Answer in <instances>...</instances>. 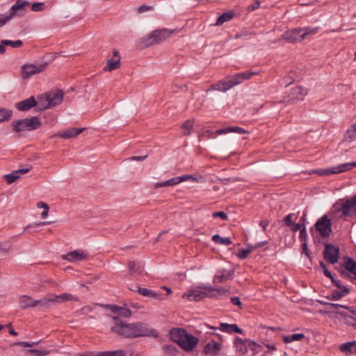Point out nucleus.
Returning a JSON list of instances; mask_svg holds the SVG:
<instances>
[{
    "mask_svg": "<svg viewBox=\"0 0 356 356\" xmlns=\"http://www.w3.org/2000/svg\"><path fill=\"white\" fill-rule=\"evenodd\" d=\"M297 218V216L295 213H289L282 220L284 225L286 227H291Z\"/></svg>",
    "mask_w": 356,
    "mask_h": 356,
    "instance_id": "obj_38",
    "label": "nucleus"
},
{
    "mask_svg": "<svg viewBox=\"0 0 356 356\" xmlns=\"http://www.w3.org/2000/svg\"><path fill=\"white\" fill-rule=\"evenodd\" d=\"M165 184H166V186H175L176 184H178V178L177 177L171 178V179L165 181Z\"/></svg>",
    "mask_w": 356,
    "mask_h": 356,
    "instance_id": "obj_59",
    "label": "nucleus"
},
{
    "mask_svg": "<svg viewBox=\"0 0 356 356\" xmlns=\"http://www.w3.org/2000/svg\"><path fill=\"white\" fill-rule=\"evenodd\" d=\"M63 95L60 90L41 95L38 97V110L42 111L60 104L63 101Z\"/></svg>",
    "mask_w": 356,
    "mask_h": 356,
    "instance_id": "obj_4",
    "label": "nucleus"
},
{
    "mask_svg": "<svg viewBox=\"0 0 356 356\" xmlns=\"http://www.w3.org/2000/svg\"><path fill=\"white\" fill-rule=\"evenodd\" d=\"M84 129L85 128H70L65 130L63 133L58 134V136L65 139L72 138L82 133Z\"/></svg>",
    "mask_w": 356,
    "mask_h": 356,
    "instance_id": "obj_25",
    "label": "nucleus"
},
{
    "mask_svg": "<svg viewBox=\"0 0 356 356\" xmlns=\"http://www.w3.org/2000/svg\"><path fill=\"white\" fill-rule=\"evenodd\" d=\"M324 305H325L329 309L348 308V306L346 305L337 303L325 302Z\"/></svg>",
    "mask_w": 356,
    "mask_h": 356,
    "instance_id": "obj_54",
    "label": "nucleus"
},
{
    "mask_svg": "<svg viewBox=\"0 0 356 356\" xmlns=\"http://www.w3.org/2000/svg\"><path fill=\"white\" fill-rule=\"evenodd\" d=\"M317 28L307 27L305 29H293L286 31L282 34V38L288 42H301L309 35L317 33Z\"/></svg>",
    "mask_w": 356,
    "mask_h": 356,
    "instance_id": "obj_6",
    "label": "nucleus"
},
{
    "mask_svg": "<svg viewBox=\"0 0 356 356\" xmlns=\"http://www.w3.org/2000/svg\"><path fill=\"white\" fill-rule=\"evenodd\" d=\"M247 342L248 348L252 350L254 353H257L260 351L261 348L260 345L250 339L247 340Z\"/></svg>",
    "mask_w": 356,
    "mask_h": 356,
    "instance_id": "obj_43",
    "label": "nucleus"
},
{
    "mask_svg": "<svg viewBox=\"0 0 356 356\" xmlns=\"http://www.w3.org/2000/svg\"><path fill=\"white\" fill-rule=\"evenodd\" d=\"M41 125V121L36 116L12 122L13 129L15 132H20L24 130L32 131L38 129Z\"/></svg>",
    "mask_w": 356,
    "mask_h": 356,
    "instance_id": "obj_9",
    "label": "nucleus"
},
{
    "mask_svg": "<svg viewBox=\"0 0 356 356\" xmlns=\"http://www.w3.org/2000/svg\"><path fill=\"white\" fill-rule=\"evenodd\" d=\"M110 356H127V353L123 350H111Z\"/></svg>",
    "mask_w": 356,
    "mask_h": 356,
    "instance_id": "obj_57",
    "label": "nucleus"
},
{
    "mask_svg": "<svg viewBox=\"0 0 356 356\" xmlns=\"http://www.w3.org/2000/svg\"><path fill=\"white\" fill-rule=\"evenodd\" d=\"M257 74V72L246 71L237 73L234 75L227 76L224 80L213 84L207 92L216 90L221 92H226L232 88L241 83L244 80L250 79L253 75Z\"/></svg>",
    "mask_w": 356,
    "mask_h": 356,
    "instance_id": "obj_2",
    "label": "nucleus"
},
{
    "mask_svg": "<svg viewBox=\"0 0 356 356\" xmlns=\"http://www.w3.org/2000/svg\"><path fill=\"white\" fill-rule=\"evenodd\" d=\"M339 314L341 316L344 317L347 325L352 326L355 330H356V319L354 317L347 315L345 312H339Z\"/></svg>",
    "mask_w": 356,
    "mask_h": 356,
    "instance_id": "obj_40",
    "label": "nucleus"
},
{
    "mask_svg": "<svg viewBox=\"0 0 356 356\" xmlns=\"http://www.w3.org/2000/svg\"><path fill=\"white\" fill-rule=\"evenodd\" d=\"M228 129L230 130V132L237 133L238 134H248L249 131L245 130L244 129L239 127H228Z\"/></svg>",
    "mask_w": 356,
    "mask_h": 356,
    "instance_id": "obj_47",
    "label": "nucleus"
},
{
    "mask_svg": "<svg viewBox=\"0 0 356 356\" xmlns=\"http://www.w3.org/2000/svg\"><path fill=\"white\" fill-rule=\"evenodd\" d=\"M45 4L43 2H35L31 5V10L35 12L42 11L44 9Z\"/></svg>",
    "mask_w": 356,
    "mask_h": 356,
    "instance_id": "obj_46",
    "label": "nucleus"
},
{
    "mask_svg": "<svg viewBox=\"0 0 356 356\" xmlns=\"http://www.w3.org/2000/svg\"><path fill=\"white\" fill-rule=\"evenodd\" d=\"M235 16L234 11L223 13L216 20V25L221 26L224 23L230 21Z\"/></svg>",
    "mask_w": 356,
    "mask_h": 356,
    "instance_id": "obj_30",
    "label": "nucleus"
},
{
    "mask_svg": "<svg viewBox=\"0 0 356 356\" xmlns=\"http://www.w3.org/2000/svg\"><path fill=\"white\" fill-rule=\"evenodd\" d=\"M120 67V58H112L108 59L106 62V65L104 67V71L111 72L114 70H117Z\"/></svg>",
    "mask_w": 356,
    "mask_h": 356,
    "instance_id": "obj_29",
    "label": "nucleus"
},
{
    "mask_svg": "<svg viewBox=\"0 0 356 356\" xmlns=\"http://www.w3.org/2000/svg\"><path fill=\"white\" fill-rule=\"evenodd\" d=\"M212 241L218 244L224 245H229L232 244V240L230 237L222 238L218 234H215L212 236Z\"/></svg>",
    "mask_w": 356,
    "mask_h": 356,
    "instance_id": "obj_34",
    "label": "nucleus"
},
{
    "mask_svg": "<svg viewBox=\"0 0 356 356\" xmlns=\"http://www.w3.org/2000/svg\"><path fill=\"white\" fill-rule=\"evenodd\" d=\"M13 346H21L24 347H32L33 346V344H31V343L28 341H19V342H15L12 344Z\"/></svg>",
    "mask_w": 356,
    "mask_h": 356,
    "instance_id": "obj_60",
    "label": "nucleus"
},
{
    "mask_svg": "<svg viewBox=\"0 0 356 356\" xmlns=\"http://www.w3.org/2000/svg\"><path fill=\"white\" fill-rule=\"evenodd\" d=\"M36 306L40 305L42 309H47L49 307L51 303H55L53 294H48L45 298L35 300Z\"/></svg>",
    "mask_w": 356,
    "mask_h": 356,
    "instance_id": "obj_31",
    "label": "nucleus"
},
{
    "mask_svg": "<svg viewBox=\"0 0 356 356\" xmlns=\"http://www.w3.org/2000/svg\"><path fill=\"white\" fill-rule=\"evenodd\" d=\"M334 207L343 218L356 215V193L351 198L340 199Z\"/></svg>",
    "mask_w": 356,
    "mask_h": 356,
    "instance_id": "obj_7",
    "label": "nucleus"
},
{
    "mask_svg": "<svg viewBox=\"0 0 356 356\" xmlns=\"http://www.w3.org/2000/svg\"><path fill=\"white\" fill-rule=\"evenodd\" d=\"M89 252L87 250H76L67 252L63 256V259L70 262H76L86 260L89 258Z\"/></svg>",
    "mask_w": 356,
    "mask_h": 356,
    "instance_id": "obj_14",
    "label": "nucleus"
},
{
    "mask_svg": "<svg viewBox=\"0 0 356 356\" xmlns=\"http://www.w3.org/2000/svg\"><path fill=\"white\" fill-rule=\"evenodd\" d=\"M178 178V184L185 181L191 179H193V176L191 175H185L179 177H177Z\"/></svg>",
    "mask_w": 356,
    "mask_h": 356,
    "instance_id": "obj_58",
    "label": "nucleus"
},
{
    "mask_svg": "<svg viewBox=\"0 0 356 356\" xmlns=\"http://www.w3.org/2000/svg\"><path fill=\"white\" fill-rule=\"evenodd\" d=\"M26 352L27 353H34L36 356H45L49 354V351H42L36 349H28Z\"/></svg>",
    "mask_w": 356,
    "mask_h": 356,
    "instance_id": "obj_48",
    "label": "nucleus"
},
{
    "mask_svg": "<svg viewBox=\"0 0 356 356\" xmlns=\"http://www.w3.org/2000/svg\"><path fill=\"white\" fill-rule=\"evenodd\" d=\"M193 121L191 120H186L182 125L181 128L186 129V131L183 133L184 136H188L190 134V130L193 128Z\"/></svg>",
    "mask_w": 356,
    "mask_h": 356,
    "instance_id": "obj_44",
    "label": "nucleus"
},
{
    "mask_svg": "<svg viewBox=\"0 0 356 356\" xmlns=\"http://www.w3.org/2000/svg\"><path fill=\"white\" fill-rule=\"evenodd\" d=\"M53 298L55 303H61L65 301H70V300H78V298L72 296L70 293H65L61 295L57 296L53 294Z\"/></svg>",
    "mask_w": 356,
    "mask_h": 356,
    "instance_id": "obj_28",
    "label": "nucleus"
},
{
    "mask_svg": "<svg viewBox=\"0 0 356 356\" xmlns=\"http://www.w3.org/2000/svg\"><path fill=\"white\" fill-rule=\"evenodd\" d=\"M137 292L145 297H150L155 300H162L163 296L161 294L156 293L154 291L140 287L138 285H136Z\"/></svg>",
    "mask_w": 356,
    "mask_h": 356,
    "instance_id": "obj_22",
    "label": "nucleus"
},
{
    "mask_svg": "<svg viewBox=\"0 0 356 356\" xmlns=\"http://www.w3.org/2000/svg\"><path fill=\"white\" fill-rule=\"evenodd\" d=\"M343 264L340 265L338 270L341 277L351 280H356V261L347 256L343 257Z\"/></svg>",
    "mask_w": 356,
    "mask_h": 356,
    "instance_id": "obj_10",
    "label": "nucleus"
},
{
    "mask_svg": "<svg viewBox=\"0 0 356 356\" xmlns=\"http://www.w3.org/2000/svg\"><path fill=\"white\" fill-rule=\"evenodd\" d=\"M171 337L185 350H192L197 344V337L188 334L185 330L175 328L170 330Z\"/></svg>",
    "mask_w": 356,
    "mask_h": 356,
    "instance_id": "obj_3",
    "label": "nucleus"
},
{
    "mask_svg": "<svg viewBox=\"0 0 356 356\" xmlns=\"http://www.w3.org/2000/svg\"><path fill=\"white\" fill-rule=\"evenodd\" d=\"M268 224L269 221L266 219L261 220L259 222V225L262 227L264 232H266V227Z\"/></svg>",
    "mask_w": 356,
    "mask_h": 356,
    "instance_id": "obj_63",
    "label": "nucleus"
},
{
    "mask_svg": "<svg viewBox=\"0 0 356 356\" xmlns=\"http://www.w3.org/2000/svg\"><path fill=\"white\" fill-rule=\"evenodd\" d=\"M356 167V162H350L346 163L343 164H340L335 167L332 168V173L333 174H339L344 172L349 171L353 168Z\"/></svg>",
    "mask_w": 356,
    "mask_h": 356,
    "instance_id": "obj_26",
    "label": "nucleus"
},
{
    "mask_svg": "<svg viewBox=\"0 0 356 356\" xmlns=\"http://www.w3.org/2000/svg\"><path fill=\"white\" fill-rule=\"evenodd\" d=\"M199 289H193L188 291V293L183 295L184 298H187L190 301L198 302L205 298L204 291Z\"/></svg>",
    "mask_w": 356,
    "mask_h": 356,
    "instance_id": "obj_20",
    "label": "nucleus"
},
{
    "mask_svg": "<svg viewBox=\"0 0 356 356\" xmlns=\"http://www.w3.org/2000/svg\"><path fill=\"white\" fill-rule=\"evenodd\" d=\"M332 284L339 289H343L344 292L350 293V289L341 284V281L334 278L330 280Z\"/></svg>",
    "mask_w": 356,
    "mask_h": 356,
    "instance_id": "obj_45",
    "label": "nucleus"
},
{
    "mask_svg": "<svg viewBox=\"0 0 356 356\" xmlns=\"http://www.w3.org/2000/svg\"><path fill=\"white\" fill-rule=\"evenodd\" d=\"M47 63L44 62L39 65L25 64L22 66V77L24 79H28L32 75L39 74L44 71L47 66Z\"/></svg>",
    "mask_w": 356,
    "mask_h": 356,
    "instance_id": "obj_12",
    "label": "nucleus"
},
{
    "mask_svg": "<svg viewBox=\"0 0 356 356\" xmlns=\"http://www.w3.org/2000/svg\"><path fill=\"white\" fill-rule=\"evenodd\" d=\"M13 111L11 110L0 108V123L8 121L11 118Z\"/></svg>",
    "mask_w": 356,
    "mask_h": 356,
    "instance_id": "obj_36",
    "label": "nucleus"
},
{
    "mask_svg": "<svg viewBox=\"0 0 356 356\" xmlns=\"http://www.w3.org/2000/svg\"><path fill=\"white\" fill-rule=\"evenodd\" d=\"M251 252V249H242L240 252L237 254V257L240 259H245L248 257V254Z\"/></svg>",
    "mask_w": 356,
    "mask_h": 356,
    "instance_id": "obj_51",
    "label": "nucleus"
},
{
    "mask_svg": "<svg viewBox=\"0 0 356 356\" xmlns=\"http://www.w3.org/2000/svg\"><path fill=\"white\" fill-rule=\"evenodd\" d=\"M1 42L3 44H6V46H10L13 48H19L23 45V42L21 40H17L15 41L9 40H2Z\"/></svg>",
    "mask_w": 356,
    "mask_h": 356,
    "instance_id": "obj_39",
    "label": "nucleus"
},
{
    "mask_svg": "<svg viewBox=\"0 0 356 356\" xmlns=\"http://www.w3.org/2000/svg\"><path fill=\"white\" fill-rule=\"evenodd\" d=\"M173 31V30L170 31L167 29L154 30L152 31L150 34L141 38L140 43L142 44V47H147L151 45L159 44L170 37Z\"/></svg>",
    "mask_w": 356,
    "mask_h": 356,
    "instance_id": "obj_5",
    "label": "nucleus"
},
{
    "mask_svg": "<svg viewBox=\"0 0 356 356\" xmlns=\"http://www.w3.org/2000/svg\"><path fill=\"white\" fill-rule=\"evenodd\" d=\"M248 339H242L239 337H236L234 340V345L236 347V350L240 353L241 355H245L248 352Z\"/></svg>",
    "mask_w": 356,
    "mask_h": 356,
    "instance_id": "obj_23",
    "label": "nucleus"
},
{
    "mask_svg": "<svg viewBox=\"0 0 356 356\" xmlns=\"http://www.w3.org/2000/svg\"><path fill=\"white\" fill-rule=\"evenodd\" d=\"M259 6H260L259 1L256 0V1H254V2L252 5H250L248 7V9H249V10L252 11V10H254L257 9Z\"/></svg>",
    "mask_w": 356,
    "mask_h": 356,
    "instance_id": "obj_62",
    "label": "nucleus"
},
{
    "mask_svg": "<svg viewBox=\"0 0 356 356\" xmlns=\"http://www.w3.org/2000/svg\"><path fill=\"white\" fill-rule=\"evenodd\" d=\"M324 244L323 257L325 260L332 264H336L339 258V248L330 243Z\"/></svg>",
    "mask_w": 356,
    "mask_h": 356,
    "instance_id": "obj_13",
    "label": "nucleus"
},
{
    "mask_svg": "<svg viewBox=\"0 0 356 356\" xmlns=\"http://www.w3.org/2000/svg\"><path fill=\"white\" fill-rule=\"evenodd\" d=\"M31 168L32 167L29 165L24 168L13 170L11 173L5 175L3 176L4 179L7 181L8 184H10L15 182L18 178H19L20 175L29 172Z\"/></svg>",
    "mask_w": 356,
    "mask_h": 356,
    "instance_id": "obj_17",
    "label": "nucleus"
},
{
    "mask_svg": "<svg viewBox=\"0 0 356 356\" xmlns=\"http://www.w3.org/2000/svg\"><path fill=\"white\" fill-rule=\"evenodd\" d=\"M348 293H349L344 292L343 289H334L332 291L330 295L326 296V298L329 300H339Z\"/></svg>",
    "mask_w": 356,
    "mask_h": 356,
    "instance_id": "obj_32",
    "label": "nucleus"
},
{
    "mask_svg": "<svg viewBox=\"0 0 356 356\" xmlns=\"http://www.w3.org/2000/svg\"><path fill=\"white\" fill-rule=\"evenodd\" d=\"M114 325L111 327V332L124 338H136L140 337H159L157 330L149 327L146 323L136 322L127 323L119 317L112 316Z\"/></svg>",
    "mask_w": 356,
    "mask_h": 356,
    "instance_id": "obj_1",
    "label": "nucleus"
},
{
    "mask_svg": "<svg viewBox=\"0 0 356 356\" xmlns=\"http://www.w3.org/2000/svg\"><path fill=\"white\" fill-rule=\"evenodd\" d=\"M303 226H305L304 222H298L296 223L294 222L290 227L293 232H296L298 230H301V229L303 227Z\"/></svg>",
    "mask_w": 356,
    "mask_h": 356,
    "instance_id": "obj_56",
    "label": "nucleus"
},
{
    "mask_svg": "<svg viewBox=\"0 0 356 356\" xmlns=\"http://www.w3.org/2000/svg\"><path fill=\"white\" fill-rule=\"evenodd\" d=\"M220 275H216L213 278L214 283H220L224 282L228 280L229 279H232L234 275L233 271H227L225 269H222L220 271Z\"/></svg>",
    "mask_w": 356,
    "mask_h": 356,
    "instance_id": "obj_27",
    "label": "nucleus"
},
{
    "mask_svg": "<svg viewBox=\"0 0 356 356\" xmlns=\"http://www.w3.org/2000/svg\"><path fill=\"white\" fill-rule=\"evenodd\" d=\"M19 305L22 309L36 307V302L31 296L23 295L19 297Z\"/></svg>",
    "mask_w": 356,
    "mask_h": 356,
    "instance_id": "obj_21",
    "label": "nucleus"
},
{
    "mask_svg": "<svg viewBox=\"0 0 356 356\" xmlns=\"http://www.w3.org/2000/svg\"><path fill=\"white\" fill-rule=\"evenodd\" d=\"M302 253L305 254L309 260H312V253L308 248L307 243H302Z\"/></svg>",
    "mask_w": 356,
    "mask_h": 356,
    "instance_id": "obj_49",
    "label": "nucleus"
},
{
    "mask_svg": "<svg viewBox=\"0 0 356 356\" xmlns=\"http://www.w3.org/2000/svg\"><path fill=\"white\" fill-rule=\"evenodd\" d=\"M355 346V343L351 342H346L344 343H342L340 346V350L341 352L346 353L347 355L350 354V350L351 348H353Z\"/></svg>",
    "mask_w": 356,
    "mask_h": 356,
    "instance_id": "obj_42",
    "label": "nucleus"
},
{
    "mask_svg": "<svg viewBox=\"0 0 356 356\" xmlns=\"http://www.w3.org/2000/svg\"><path fill=\"white\" fill-rule=\"evenodd\" d=\"M220 348L221 345L219 343L216 342L214 340H211L204 346V352L205 354L216 356L218 355Z\"/></svg>",
    "mask_w": 356,
    "mask_h": 356,
    "instance_id": "obj_19",
    "label": "nucleus"
},
{
    "mask_svg": "<svg viewBox=\"0 0 356 356\" xmlns=\"http://www.w3.org/2000/svg\"><path fill=\"white\" fill-rule=\"evenodd\" d=\"M85 356H110V351L90 352L86 353Z\"/></svg>",
    "mask_w": 356,
    "mask_h": 356,
    "instance_id": "obj_50",
    "label": "nucleus"
},
{
    "mask_svg": "<svg viewBox=\"0 0 356 356\" xmlns=\"http://www.w3.org/2000/svg\"><path fill=\"white\" fill-rule=\"evenodd\" d=\"M213 218H220L223 220H227L228 219L227 214L224 211H217L214 212L212 214Z\"/></svg>",
    "mask_w": 356,
    "mask_h": 356,
    "instance_id": "obj_55",
    "label": "nucleus"
},
{
    "mask_svg": "<svg viewBox=\"0 0 356 356\" xmlns=\"http://www.w3.org/2000/svg\"><path fill=\"white\" fill-rule=\"evenodd\" d=\"M316 173L321 176L331 175V174H333L332 173V168H327V169H318V170H316Z\"/></svg>",
    "mask_w": 356,
    "mask_h": 356,
    "instance_id": "obj_53",
    "label": "nucleus"
},
{
    "mask_svg": "<svg viewBox=\"0 0 356 356\" xmlns=\"http://www.w3.org/2000/svg\"><path fill=\"white\" fill-rule=\"evenodd\" d=\"M300 239L303 241V243H307V238H308V234L306 230L305 226H303V227L301 229L300 232Z\"/></svg>",
    "mask_w": 356,
    "mask_h": 356,
    "instance_id": "obj_52",
    "label": "nucleus"
},
{
    "mask_svg": "<svg viewBox=\"0 0 356 356\" xmlns=\"http://www.w3.org/2000/svg\"><path fill=\"white\" fill-rule=\"evenodd\" d=\"M129 270L131 273H140L142 270L140 265L137 264L136 261H130L129 263Z\"/></svg>",
    "mask_w": 356,
    "mask_h": 356,
    "instance_id": "obj_41",
    "label": "nucleus"
},
{
    "mask_svg": "<svg viewBox=\"0 0 356 356\" xmlns=\"http://www.w3.org/2000/svg\"><path fill=\"white\" fill-rule=\"evenodd\" d=\"M29 5L30 3L28 1L17 0L16 3L11 6L8 12L5 14L0 15V27L4 26L15 15L22 16L24 15V7Z\"/></svg>",
    "mask_w": 356,
    "mask_h": 356,
    "instance_id": "obj_8",
    "label": "nucleus"
},
{
    "mask_svg": "<svg viewBox=\"0 0 356 356\" xmlns=\"http://www.w3.org/2000/svg\"><path fill=\"white\" fill-rule=\"evenodd\" d=\"M314 227L323 238H329L332 233L331 219L326 215L319 218Z\"/></svg>",
    "mask_w": 356,
    "mask_h": 356,
    "instance_id": "obj_11",
    "label": "nucleus"
},
{
    "mask_svg": "<svg viewBox=\"0 0 356 356\" xmlns=\"http://www.w3.org/2000/svg\"><path fill=\"white\" fill-rule=\"evenodd\" d=\"M34 106L38 108V102L35 100L34 96H31L15 104V108L19 111H27Z\"/></svg>",
    "mask_w": 356,
    "mask_h": 356,
    "instance_id": "obj_16",
    "label": "nucleus"
},
{
    "mask_svg": "<svg viewBox=\"0 0 356 356\" xmlns=\"http://www.w3.org/2000/svg\"><path fill=\"white\" fill-rule=\"evenodd\" d=\"M344 139L346 140L356 139V122L346 131Z\"/></svg>",
    "mask_w": 356,
    "mask_h": 356,
    "instance_id": "obj_35",
    "label": "nucleus"
},
{
    "mask_svg": "<svg viewBox=\"0 0 356 356\" xmlns=\"http://www.w3.org/2000/svg\"><path fill=\"white\" fill-rule=\"evenodd\" d=\"M307 90L302 86H296L292 88L290 93V100L302 101L307 95Z\"/></svg>",
    "mask_w": 356,
    "mask_h": 356,
    "instance_id": "obj_18",
    "label": "nucleus"
},
{
    "mask_svg": "<svg viewBox=\"0 0 356 356\" xmlns=\"http://www.w3.org/2000/svg\"><path fill=\"white\" fill-rule=\"evenodd\" d=\"M102 307L110 309L113 313L118 314L117 317L121 319V317L129 318L131 316V311L124 307L116 305H102Z\"/></svg>",
    "mask_w": 356,
    "mask_h": 356,
    "instance_id": "obj_15",
    "label": "nucleus"
},
{
    "mask_svg": "<svg viewBox=\"0 0 356 356\" xmlns=\"http://www.w3.org/2000/svg\"><path fill=\"white\" fill-rule=\"evenodd\" d=\"M165 348L167 351L171 353L172 354H173L175 352H177V348L173 345H168L165 346Z\"/></svg>",
    "mask_w": 356,
    "mask_h": 356,
    "instance_id": "obj_64",
    "label": "nucleus"
},
{
    "mask_svg": "<svg viewBox=\"0 0 356 356\" xmlns=\"http://www.w3.org/2000/svg\"><path fill=\"white\" fill-rule=\"evenodd\" d=\"M197 289H204V293L205 294V297L208 298H214L216 296V288L212 286H201L197 287Z\"/></svg>",
    "mask_w": 356,
    "mask_h": 356,
    "instance_id": "obj_37",
    "label": "nucleus"
},
{
    "mask_svg": "<svg viewBox=\"0 0 356 356\" xmlns=\"http://www.w3.org/2000/svg\"><path fill=\"white\" fill-rule=\"evenodd\" d=\"M231 302L233 305H236L240 308H242V303L238 297H232L231 298Z\"/></svg>",
    "mask_w": 356,
    "mask_h": 356,
    "instance_id": "obj_61",
    "label": "nucleus"
},
{
    "mask_svg": "<svg viewBox=\"0 0 356 356\" xmlns=\"http://www.w3.org/2000/svg\"><path fill=\"white\" fill-rule=\"evenodd\" d=\"M305 337V334L302 333L293 334L291 335H283L282 337L283 341L285 343H289L293 341H300Z\"/></svg>",
    "mask_w": 356,
    "mask_h": 356,
    "instance_id": "obj_33",
    "label": "nucleus"
},
{
    "mask_svg": "<svg viewBox=\"0 0 356 356\" xmlns=\"http://www.w3.org/2000/svg\"><path fill=\"white\" fill-rule=\"evenodd\" d=\"M219 329L222 332H227V333H239L241 334L243 332V330L241 329L236 324H228L226 323H221L220 324Z\"/></svg>",
    "mask_w": 356,
    "mask_h": 356,
    "instance_id": "obj_24",
    "label": "nucleus"
}]
</instances>
